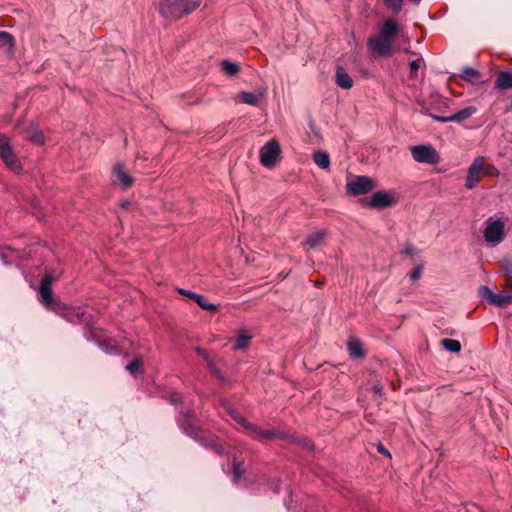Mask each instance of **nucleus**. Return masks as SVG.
Segmentation results:
<instances>
[{
    "label": "nucleus",
    "instance_id": "f257e3e1",
    "mask_svg": "<svg viewBox=\"0 0 512 512\" xmlns=\"http://www.w3.org/2000/svg\"><path fill=\"white\" fill-rule=\"evenodd\" d=\"M399 24L393 20H386L379 29V34L370 37L368 46L376 56L388 57L397 51L394 38L400 33Z\"/></svg>",
    "mask_w": 512,
    "mask_h": 512
},
{
    "label": "nucleus",
    "instance_id": "f03ea898",
    "mask_svg": "<svg viewBox=\"0 0 512 512\" xmlns=\"http://www.w3.org/2000/svg\"><path fill=\"white\" fill-rule=\"evenodd\" d=\"M199 6L198 0H161L159 12L167 19L176 20Z\"/></svg>",
    "mask_w": 512,
    "mask_h": 512
},
{
    "label": "nucleus",
    "instance_id": "7ed1b4c3",
    "mask_svg": "<svg viewBox=\"0 0 512 512\" xmlns=\"http://www.w3.org/2000/svg\"><path fill=\"white\" fill-rule=\"evenodd\" d=\"M222 405L225 411L238 423L240 424L245 431L253 438L259 440H269L277 436L276 432L272 430H264L247 420H245L233 407L227 402L223 401Z\"/></svg>",
    "mask_w": 512,
    "mask_h": 512
},
{
    "label": "nucleus",
    "instance_id": "20e7f679",
    "mask_svg": "<svg viewBox=\"0 0 512 512\" xmlns=\"http://www.w3.org/2000/svg\"><path fill=\"white\" fill-rule=\"evenodd\" d=\"M281 146L278 140L270 139L259 150V161L267 169H273L281 160Z\"/></svg>",
    "mask_w": 512,
    "mask_h": 512
},
{
    "label": "nucleus",
    "instance_id": "39448f33",
    "mask_svg": "<svg viewBox=\"0 0 512 512\" xmlns=\"http://www.w3.org/2000/svg\"><path fill=\"white\" fill-rule=\"evenodd\" d=\"M55 277L51 274H46L41 280L38 288L39 301L47 308L53 311H58L60 304L53 297L52 294V283L55 281Z\"/></svg>",
    "mask_w": 512,
    "mask_h": 512
},
{
    "label": "nucleus",
    "instance_id": "423d86ee",
    "mask_svg": "<svg viewBox=\"0 0 512 512\" xmlns=\"http://www.w3.org/2000/svg\"><path fill=\"white\" fill-rule=\"evenodd\" d=\"M410 151L413 159L418 163L435 165L441 161L440 154L432 145L412 146Z\"/></svg>",
    "mask_w": 512,
    "mask_h": 512
},
{
    "label": "nucleus",
    "instance_id": "0eeeda50",
    "mask_svg": "<svg viewBox=\"0 0 512 512\" xmlns=\"http://www.w3.org/2000/svg\"><path fill=\"white\" fill-rule=\"evenodd\" d=\"M0 158L13 172L18 173L21 171L20 161L11 149L8 138L2 135H0Z\"/></svg>",
    "mask_w": 512,
    "mask_h": 512
},
{
    "label": "nucleus",
    "instance_id": "6e6552de",
    "mask_svg": "<svg viewBox=\"0 0 512 512\" xmlns=\"http://www.w3.org/2000/svg\"><path fill=\"white\" fill-rule=\"evenodd\" d=\"M374 188L373 180L367 176H355L347 181L346 189L350 195L358 196Z\"/></svg>",
    "mask_w": 512,
    "mask_h": 512
},
{
    "label": "nucleus",
    "instance_id": "1a4fd4ad",
    "mask_svg": "<svg viewBox=\"0 0 512 512\" xmlns=\"http://www.w3.org/2000/svg\"><path fill=\"white\" fill-rule=\"evenodd\" d=\"M483 169H484V158L479 156L474 159V161L472 162V164L470 165V167L468 169L466 181H465L466 188L472 189L476 186V184L480 180V175H481Z\"/></svg>",
    "mask_w": 512,
    "mask_h": 512
},
{
    "label": "nucleus",
    "instance_id": "9d476101",
    "mask_svg": "<svg viewBox=\"0 0 512 512\" xmlns=\"http://www.w3.org/2000/svg\"><path fill=\"white\" fill-rule=\"evenodd\" d=\"M113 182L123 189H127L134 183V178L123 164L118 163L113 167Z\"/></svg>",
    "mask_w": 512,
    "mask_h": 512
},
{
    "label": "nucleus",
    "instance_id": "9b49d317",
    "mask_svg": "<svg viewBox=\"0 0 512 512\" xmlns=\"http://www.w3.org/2000/svg\"><path fill=\"white\" fill-rule=\"evenodd\" d=\"M266 93H267V88L261 86V87H257L252 92L243 91V92L239 93L237 96V100H240L243 103L248 104V105L257 106L260 103V101L265 97Z\"/></svg>",
    "mask_w": 512,
    "mask_h": 512
},
{
    "label": "nucleus",
    "instance_id": "f8f14e48",
    "mask_svg": "<svg viewBox=\"0 0 512 512\" xmlns=\"http://www.w3.org/2000/svg\"><path fill=\"white\" fill-rule=\"evenodd\" d=\"M396 202V198L393 193L390 192H376L370 198V206L375 208H387L392 206Z\"/></svg>",
    "mask_w": 512,
    "mask_h": 512
},
{
    "label": "nucleus",
    "instance_id": "ddd939ff",
    "mask_svg": "<svg viewBox=\"0 0 512 512\" xmlns=\"http://www.w3.org/2000/svg\"><path fill=\"white\" fill-rule=\"evenodd\" d=\"M178 292L183 296L193 299L204 310H207V311L213 312V313L217 312V310H218V308L215 304L209 303L207 298L201 294H197L190 290H186V289H182V288L178 289Z\"/></svg>",
    "mask_w": 512,
    "mask_h": 512
},
{
    "label": "nucleus",
    "instance_id": "4468645a",
    "mask_svg": "<svg viewBox=\"0 0 512 512\" xmlns=\"http://www.w3.org/2000/svg\"><path fill=\"white\" fill-rule=\"evenodd\" d=\"M477 112L476 107L468 106L457 113L448 117H435L440 122H463L472 117Z\"/></svg>",
    "mask_w": 512,
    "mask_h": 512
},
{
    "label": "nucleus",
    "instance_id": "2eb2a0df",
    "mask_svg": "<svg viewBox=\"0 0 512 512\" xmlns=\"http://www.w3.org/2000/svg\"><path fill=\"white\" fill-rule=\"evenodd\" d=\"M504 226H486L484 237L488 244L494 246L501 242Z\"/></svg>",
    "mask_w": 512,
    "mask_h": 512
},
{
    "label": "nucleus",
    "instance_id": "dca6fc26",
    "mask_svg": "<svg viewBox=\"0 0 512 512\" xmlns=\"http://www.w3.org/2000/svg\"><path fill=\"white\" fill-rule=\"evenodd\" d=\"M336 83L342 89H350L353 86V80L351 76L342 67H337L335 73Z\"/></svg>",
    "mask_w": 512,
    "mask_h": 512
},
{
    "label": "nucleus",
    "instance_id": "f3484780",
    "mask_svg": "<svg viewBox=\"0 0 512 512\" xmlns=\"http://www.w3.org/2000/svg\"><path fill=\"white\" fill-rule=\"evenodd\" d=\"M326 235L327 233L325 230H318L307 238L306 244L310 248H317L318 246L324 244Z\"/></svg>",
    "mask_w": 512,
    "mask_h": 512
},
{
    "label": "nucleus",
    "instance_id": "a211bd4d",
    "mask_svg": "<svg viewBox=\"0 0 512 512\" xmlns=\"http://www.w3.org/2000/svg\"><path fill=\"white\" fill-rule=\"evenodd\" d=\"M221 71L228 77L237 75L240 72L238 63L231 62L230 60H223L221 63Z\"/></svg>",
    "mask_w": 512,
    "mask_h": 512
},
{
    "label": "nucleus",
    "instance_id": "6ab92c4d",
    "mask_svg": "<svg viewBox=\"0 0 512 512\" xmlns=\"http://www.w3.org/2000/svg\"><path fill=\"white\" fill-rule=\"evenodd\" d=\"M495 87L497 89H509L512 87V73L502 72L498 75Z\"/></svg>",
    "mask_w": 512,
    "mask_h": 512
},
{
    "label": "nucleus",
    "instance_id": "aec40b11",
    "mask_svg": "<svg viewBox=\"0 0 512 512\" xmlns=\"http://www.w3.org/2000/svg\"><path fill=\"white\" fill-rule=\"evenodd\" d=\"M313 160L316 165L321 169H328L330 167V157L328 153L324 151H316L313 154Z\"/></svg>",
    "mask_w": 512,
    "mask_h": 512
},
{
    "label": "nucleus",
    "instance_id": "412c9836",
    "mask_svg": "<svg viewBox=\"0 0 512 512\" xmlns=\"http://www.w3.org/2000/svg\"><path fill=\"white\" fill-rule=\"evenodd\" d=\"M348 351L350 355L355 358H361L364 356L362 344L356 339H352L348 342Z\"/></svg>",
    "mask_w": 512,
    "mask_h": 512
},
{
    "label": "nucleus",
    "instance_id": "4be33fe9",
    "mask_svg": "<svg viewBox=\"0 0 512 512\" xmlns=\"http://www.w3.org/2000/svg\"><path fill=\"white\" fill-rule=\"evenodd\" d=\"M512 303V294L510 293H495L492 305L504 307Z\"/></svg>",
    "mask_w": 512,
    "mask_h": 512
},
{
    "label": "nucleus",
    "instance_id": "5701e85b",
    "mask_svg": "<svg viewBox=\"0 0 512 512\" xmlns=\"http://www.w3.org/2000/svg\"><path fill=\"white\" fill-rule=\"evenodd\" d=\"M252 339L251 335H248L246 332H242L234 342V349H245L250 344Z\"/></svg>",
    "mask_w": 512,
    "mask_h": 512
},
{
    "label": "nucleus",
    "instance_id": "b1692460",
    "mask_svg": "<svg viewBox=\"0 0 512 512\" xmlns=\"http://www.w3.org/2000/svg\"><path fill=\"white\" fill-rule=\"evenodd\" d=\"M442 346L449 352L457 353L461 350V344L458 340L445 338L441 341Z\"/></svg>",
    "mask_w": 512,
    "mask_h": 512
},
{
    "label": "nucleus",
    "instance_id": "393cba45",
    "mask_svg": "<svg viewBox=\"0 0 512 512\" xmlns=\"http://www.w3.org/2000/svg\"><path fill=\"white\" fill-rule=\"evenodd\" d=\"M0 46L6 48L8 51H12L14 47V38L11 34L0 31Z\"/></svg>",
    "mask_w": 512,
    "mask_h": 512
},
{
    "label": "nucleus",
    "instance_id": "a878e982",
    "mask_svg": "<svg viewBox=\"0 0 512 512\" xmlns=\"http://www.w3.org/2000/svg\"><path fill=\"white\" fill-rule=\"evenodd\" d=\"M414 264H415V267L409 273V278L412 281H417L422 276V273H423V270H424V267H425V262L423 260H419V262H416Z\"/></svg>",
    "mask_w": 512,
    "mask_h": 512
},
{
    "label": "nucleus",
    "instance_id": "bb28decb",
    "mask_svg": "<svg viewBox=\"0 0 512 512\" xmlns=\"http://www.w3.org/2000/svg\"><path fill=\"white\" fill-rule=\"evenodd\" d=\"M403 254L410 257L413 263L419 262V260H423L420 257L419 251L413 246H407L403 251Z\"/></svg>",
    "mask_w": 512,
    "mask_h": 512
},
{
    "label": "nucleus",
    "instance_id": "cd10ccee",
    "mask_svg": "<svg viewBox=\"0 0 512 512\" xmlns=\"http://www.w3.org/2000/svg\"><path fill=\"white\" fill-rule=\"evenodd\" d=\"M478 72L471 68V67H465L463 68V70L461 71V78L464 79V80H467V81H473L474 79H476L478 77Z\"/></svg>",
    "mask_w": 512,
    "mask_h": 512
},
{
    "label": "nucleus",
    "instance_id": "c85d7f7f",
    "mask_svg": "<svg viewBox=\"0 0 512 512\" xmlns=\"http://www.w3.org/2000/svg\"><path fill=\"white\" fill-rule=\"evenodd\" d=\"M383 1H384L385 6L389 10H392L394 13H398L402 9L404 0H383Z\"/></svg>",
    "mask_w": 512,
    "mask_h": 512
},
{
    "label": "nucleus",
    "instance_id": "c756f323",
    "mask_svg": "<svg viewBox=\"0 0 512 512\" xmlns=\"http://www.w3.org/2000/svg\"><path fill=\"white\" fill-rule=\"evenodd\" d=\"M479 295L488 301L489 304H492L494 301L495 293L492 292L487 286H481L479 288Z\"/></svg>",
    "mask_w": 512,
    "mask_h": 512
},
{
    "label": "nucleus",
    "instance_id": "7c9ffc66",
    "mask_svg": "<svg viewBox=\"0 0 512 512\" xmlns=\"http://www.w3.org/2000/svg\"><path fill=\"white\" fill-rule=\"evenodd\" d=\"M244 473V468L241 463L235 462L233 463V482L238 483L242 474Z\"/></svg>",
    "mask_w": 512,
    "mask_h": 512
},
{
    "label": "nucleus",
    "instance_id": "2f4dec72",
    "mask_svg": "<svg viewBox=\"0 0 512 512\" xmlns=\"http://www.w3.org/2000/svg\"><path fill=\"white\" fill-rule=\"evenodd\" d=\"M142 367V360L141 359H135L129 364L126 365V370L129 371L131 374L135 375L140 371Z\"/></svg>",
    "mask_w": 512,
    "mask_h": 512
},
{
    "label": "nucleus",
    "instance_id": "473e14b6",
    "mask_svg": "<svg viewBox=\"0 0 512 512\" xmlns=\"http://www.w3.org/2000/svg\"><path fill=\"white\" fill-rule=\"evenodd\" d=\"M422 62H423V60L421 57H418L417 59L411 60L409 62V67H410V71H411L412 75L418 71Z\"/></svg>",
    "mask_w": 512,
    "mask_h": 512
},
{
    "label": "nucleus",
    "instance_id": "72a5a7b5",
    "mask_svg": "<svg viewBox=\"0 0 512 512\" xmlns=\"http://www.w3.org/2000/svg\"><path fill=\"white\" fill-rule=\"evenodd\" d=\"M29 138L31 141H33L36 144H43L44 143V135L41 131H34Z\"/></svg>",
    "mask_w": 512,
    "mask_h": 512
},
{
    "label": "nucleus",
    "instance_id": "f704fd0d",
    "mask_svg": "<svg viewBox=\"0 0 512 512\" xmlns=\"http://www.w3.org/2000/svg\"><path fill=\"white\" fill-rule=\"evenodd\" d=\"M101 348L107 352V353H116L117 352V349L114 345H110L109 347L105 344H101Z\"/></svg>",
    "mask_w": 512,
    "mask_h": 512
},
{
    "label": "nucleus",
    "instance_id": "c9c22d12",
    "mask_svg": "<svg viewBox=\"0 0 512 512\" xmlns=\"http://www.w3.org/2000/svg\"><path fill=\"white\" fill-rule=\"evenodd\" d=\"M486 224H490V225H496V224H502L501 220L499 218H495V217H490Z\"/></svg>",
    "mask_w": 512,
    "mask_h": 512
},
{
    "label": "nucleus",
    "instance_id": "e433bc0d",
    "mask_svg": "<svg viewBox=\"0 0 512 512\" xmlns=\"http://www.w3.org/2000/svg\"><path fill=\"white\" fill-rule=\"evenodd\" d=\"M378 451H379L380 453H382V454L387 455V456H389V457H390V453H389V452L384 448V446L379 445V446H378Z\"/></svg>",
    "mask_w": 512,
    "mask_h": 512
},
{
    "label": "nucleus",
    "instance_id": "4c0bfd02",
    "mask_svg": "<svg viewBox=\"0 0 512 512\" xmlns=\"http://www.w3.org/2000/svg\"><path fill=\"white\" fill-rule=\"evenodd\" d=\"M373 391H374V392H376V393L381 394V393H382V387H381V385H379V384H375V385L373 386Z\"/></svg>",
    "mask_w": 512,
    "mask_h": 512
},
{
    "label": "nucleus",
    "instance_id": "58836bf2",
    "mask_svg": "<svg viewBox=\"0 0 512 512\" xmlns=\"http://www.w3.org/2000/svg\"><path fill=\"white\" fill-rule=\"evenodd\" d=\"M198 352H199V354H201V355L203 356V358H204L206 361H208V356H207L206 352L201 351V350H198Z\"/></svg>",
    "mask_w": 512,
    "mask_h": 512
},
{
    "label": "nucleus",
    "instance_id": "ea45409f",
    "mask_svg": "<svg viewBox=\"0 0 512 512\" xmlns=\"http://www.w3.org/2000/svg\"><path fill=\"white\" fill-rule=\"evenodd\" d=\"M178 400H179V399H178V397H176V396H173V397H172V401H173V402H177Z\"/></svg>",
    "mask_w": 512,
    "mask_h": 512
},
{
    "label": "nucleus",
    "instance_id": "a19ab883",
    "mask_svg": "<svg viewBox=\"0 0 512 512\" xmlns=\"http://www.w3.org/2000/svg\"><path fill=\"white\" fill-rule=\"evenodd\" d=\"M506 271H507V272H512V268L510 269V267H507V268H506Z\"/></svg>",
    "mask_w": 512,
    "mask_h": 512
},
{
    "label": "nucleus",
    "instance_id": "79ce46f5",
    "mask_svg": "<svg viewBox=\"0 0 512 512\" xmlns=\"http://www.w3.org/2000/svg\"><path fill=\"white\" fill-rule=\"evenodd\" d=\"M506 271H507V272H512V268L510 269V267H507V268H506Z\"/></svg>",
    "mask_w": 512,
    "mask_h": 512
}]
</instances>
